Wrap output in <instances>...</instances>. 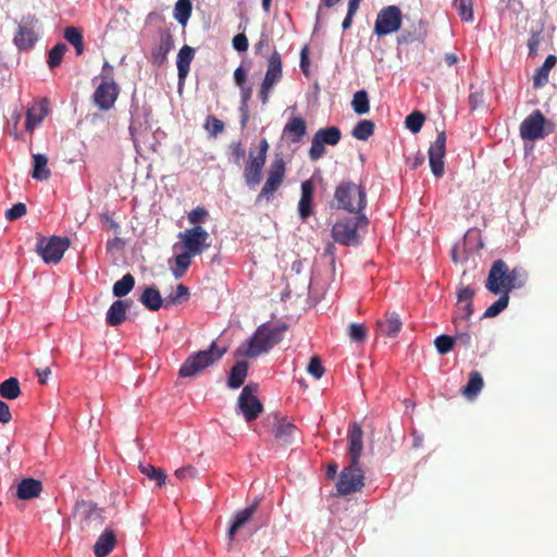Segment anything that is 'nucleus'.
Wrapping results in <instances>:
<instances>
[{
    "mask_svg": "<svg viewBox=\"0 0 557 557\" xmlns=\"http://www.w3.org/2000/svg\"><path fill=\"white\" fill-rule=\"evenodd\" d=\"M527 272L521 268L509 269L507 263L502 260H495L490 269L485 288L494 295L506 294L513 289L521 288L527 282Z\"/></svg>",
    "mask_w": 557,
    "mask_h": 557,
    "instance_id": "1",
    "label": "nucleus"
},
{
    "mask_svg": "<svg viewBox=\"0 0 557 557\" xmlns=\"http://www.w3.org/2000/svg\"><path fill=\"white\" fill-rule=\"evenodd\" d=\"M286 330L287 325L285 323L275 325L263 323L257 327L253 335L246 343L239 346L237 352L247 358H256L267 354L283 339Z\"/></svg>",
    "mask_w": 557,
    "mask_h": 557,
    "instance_id": "2",
    "label": "nucleus"
},
{
    "mask_svg": "<svg viewBox=\"0 0 557 557\" xmlns=\"http://www.w3.org/2000/svg\"><path fill=\"white\" fill-rule=\"evenodd\" d=\"M336 208L350 213H364L368 203L364 186L351 181L341 182L334 191Z\"/></svg>",
    "mask_w": 557,
    "mask_h": 557,
    "instance_id": "3",
    "label": "nucleus"
},
{
    "mask_svg": "<svg viewBox=\"0 0 557 557\" xmlns=\"http://www.w3.org/2000/svg\"><path fill=\"white\" fill-rule=\"evenodd\" d=\"M226 348H219L215 342H212L209 349L200 350L187 357L178 370L181 377H194L208 367L219 361Z\"/></svg>",
    "mask_w": 557,
    "mask_h": 557,
    "instance_id": "4",
    "label": "nucleus"
},
{
    "mask_svg": "<svg viewBox=\"0 0 557 557\" xmlns=\"http://www.w3.org/2000/svg\"><path fill=\"white\" fill-rule=\"evenodd\" d=\"M355 216L337 221L332 227V238L344 246H357L360 244L358 228L367 227L369 220L364 213H355Z\"/></svg>",
    "mask_w": 557,
    "mask_h": 557,
    "instance_id": "5",
    "label": "nucleus"
},
{
    "mask_svg": "<svg viewBox=\"0 0 557 557\" xmlns=\"http://www.w3.org/2000/svg\"><path fill=\"white\" fill-rule=\"evenodd\" d=\"M39 20L34 14L23 15L13 42L18 50H30L39 39Z\"/></svg>",
    "mask_w": 557,
    "mask_h": 557,
    "instance_id": "6",
    "label": "nucleus"
},
{
    "mask_svg": "<svg viewBox=\"0 0 557 557\" xmlns=\"http://www.w3.org/2000/svg\"><path fill=\"white\" fill-rule=\"evenodd\" d=\"M363 471L360 461L350 460L349 466L345 467L339 475L336 487L339 495H349L360 491L364 485Z\"/></svg>",
    "mask_w": 557,
    "mask_h": 557,
    "instance_id": "7",
    "label": "nucleus"
},
{
    "mask_svg": "<svg viewBox=\"0 0 557 557\" xmlns=\"http://www.w3.org/2000/svg\"><path fill=\"white\" fill-rule=\"evenodd\" d=\"M184 251L196 257L201 255L210 247L208 242L210 238L209 233L200 225L187 228L178 234Z\"/></svg>",
    "mask_w": 557,
    "mask_h": 557,
    "instance_id": "8",
    "label": "nucleus"
},
{
    "mask_svg": "<svg viewBox=\"0 0 557 557\" xmlns=\"http://www.w3.org/2000/svg\"><path fill=\"white\" fill-rule=\"evenodd\" d=\"M342 138L341 129L337 126H329L318 129L312 136L311 147L308 151L311 161H318L325 153L324 145L335 146Z\"/></svg>",
    "mask_w": 557,
    "mask_h": 557,
    "instance_id": "9",
    "label": "nucleus"
},
{
    "mask_svg": "<svg viewBox=\"0 0 557 557\" xmlns=\"http://www.w3.org/2000/svg\"><path fill=\"white\" fill-rule=\"evenodd\" d=\"M286 173V165L283 158H275L268 171L267 181L256 198V203H260L262 199L270 200L273 195L282 186Z\"/></svg>",
    "mask_w": 557,
    "mask_h": 557,
    "instance_id": "10",
    "label": "nucleus"
},
{
    "mask_svg": "<svg viewBox=\"0 0 557 557\" xmlns=\"http://www.w3.org/2000/svg\"><path fill=\"white\" fill-rule=\"evenodd\" d=\"M403 13L397 5H387L380 10L374 23V33L382 37L400 29Z\"/></svg>",
    "mask_w": 557,
    "mask_h": 557,
    "instance_id": "11",
    "label": "nucleus"
},
{
    "mask_svg": "<svg viewBox=\"0 0 557 557\" xmlns=\"http://www.w3.org/2000/svg\"><path fill=\"white\" fill-rule=\"evenodd\" d=\"M258 385L247 384L239 394L237 408L247 422L255 421L263 410V406L257 397Z\"/></svg>",
    "mask_w": 557,
    "mask_h": 557,
    "instance_id": "12",
    "label": "nucleus"
},
{
    "mask_svg": "<svg viewBox=\"0 0 557 557\" xmlns=\"http://www.w3.org/2000/svg\"><path fill=\"white\" fill-rule=\"evenodd\" d=\"M67 238L52 236L42 237L37 243V252L46 263H58L62 259L65 250L69 248Z\"/></svg>",
    "mask_w": 557,
    "mask_h": 557,
    "instance_id": "13",
    "label": "nucleus"
},
{
    "mask_svg": "<svg viewBox=\"0 0 557 557\" xmlns=\"http://www.w3.org/2000/svg\"><path fill=\"white\" fill-rule=\"evenodd\" d=\"M264 428L274 436V438L283 445L293 442L296 425L288 421L285 417L277 413L268 414L264 420Z\"/></svg>",
    "mask_w": 557,
    "mask_h": 557,
    "instance_id": "14",
    "label": "nucleus"
},
{
    "mask_svg": "<svg viewBox=\"0 0 557 557\" xmlns=\"http://www.w3.org/2000/svg\"><path fill=\"white\" fill-rule=\"evenodd\" d=\"M282 78V59L277 51H274L268 61V69L263 82L260 86L259 97L263 104L269 101L272 88Z\"/></svg>",
    "mask_w": 557,
    "mask_h": 557,
    "instance_id": "15",
    "label": "nucleus"
},
{
    "mask_svg": "<svg viewBox=\"0 0 557 557\" xmlns=\"http://www.w3.org/2000/svg\"><path fill=\"white\" fill-rule=\"evenodd\" d=\"M475 290L470 286H459L457 289V305L454 323L457 329L461 327V322H467L473 314V297Z\"/></svg>",
    "mask_w": 557,
    "mask_h": 557,
    "instance_id": "16",
    "label": "nucleus"
},
{
    "mask_svg": "<svg viewBox=\"0 0 557 557\" xmlns=\"http://www.w3.org/2000/svg\"><path fill=\"white\" fill-rule=\"evenodd\" d=\"M428 153L432 173L436 177H442L444 175V157L446 153V134L444 131L438 132Z\"/></svg>",
    "mask_w": 557,
    "mask_h": 557,
    "instance_id": "17",
    "label": "nucleus"
},
{
    "mask_svg": "<svg viewBox=\"0 0 557 557\" xmlns=\"http://www.w3.org/2000/svg\"><path fill=\"white\" fill-rule=\"evenodd\" d=\"M546 120L540 110L533 111L520 124V136L523 139L535 140L545 136L544 124Z\"/></svg>",
    "mask_w": 557,
    "mask_h": 557,
    "instance_id": "18",
    "label": "nucleus"
},
{
    "mask_svg": "<svg viewBox=\"0 0 557 557\" xmlns=\"http://www.w3.org/2000/svg\"><path fill=\"white\" fill-rule=\"evenodd\" d=\"M120 88L114 82L103 81L94 92V102L100 110L111 109L119 96Z\"/></svg>",
    "mask_w": 557,
    "mask_h": 557,
    "instance_id": "19",
    "label": "nucleus"
},
{
    "mask_svg": "<svg viewBox=\"0 0 557 557\" xmlns=\"http://www.w3.org/2000/svg\"><path fill=\"white\" fill-rule=\"evenodd\" d=\"M103 510L98 508L96 504L87 500L77 502L75 505V515L86 523L99 528L104 522Z\"/></svg>",
    "mask_w": 557,
    "mask_h": 557,
    "instance_id": "20",
    "label": "nucleus"
},
{
    "mask_svg": "<svg viewBox=\"0 0 557 557\" xmlns=\"http://www.w3.org/2000/svg\"><path fill=\"white\" fill-rule=\"evenodd\" d=\"M347 440L350 460L360 461L363 450V431L358 422L354 421L349 424Z\"/></svg>",
    "mask_w": 557,
    "mask_h": 557,
    "instance_id": "21",
    "label": "nucleus"
},
{
    "mask_svg": "<svg viewBox=\"0 0 557 557\" xmlns=\"http://www.w3.org/2000/svg\"><path fill=\"white\" fill-rule=\"evenodd\" d=\"M174 48V38L170 30H164L160 34L159 44L152 48L150 61L161 66L168 59V54Z\"/></svg>",
    "mask_w": 557,
    "mask_h": 557,
    "instance_id": "22",
    "label": "nucleus"
},
{
    "mask_svg": "<svg viewBox=\"0 0 557 557\" xmlns=\"http://www.w3.org/2000/svg\"><path fill=\"white\" fill-rule=\"evenodd\" d=\"M264 163V159L253 156L251 151L249 152V160L244 169V178L249 187H255L261 182Z\"/></svg>",
    "mask_w": 557,
    "mask_h": 557,
    "instance_id": "23",
    "label": "nucleus"
},
{
    "mask_svg": "<svg viewBox=\"0 0 557 557\" xmlns=\"http://www.w3.org/2000/svg\"><path fill=\"white\" fill-rule=\"evenodd\" d=\"M307 133L306 121L300 116H293L285 124L283 134L287 137V140L292 144H298L302 140Z\"/></svg>",
    "mask_w": 557,
    "mask_h": 557,
    "instance_id": "24",
    "label": "nucleus"
},
{
    "mask_svg": "<svg viewBox=\"0 0 557 557\" xmlns=\"http://www.w3.org/2000/svg\"><path fill=\"white\" fill-rule=\"evenodd\" d=\"M259 502V498H255L253 503L250 506L235 513L234 520L227 531V536L230 541H233L235 533L252 518V516L257 511Z\"/></svg>",
    "mask_w": 557,
    "mask_h": 557,
    "instance_id": "25",
    "label": "nucleus"
},
{
    "mask_svg": "<svg viewBox=\"0 0 557 557\" xmlns=\"http://www.w3.org/2000/svg\"><path fill=\"white\" fill-rule=\"evenodd\" d=\"M313 184L311 181H305L301 184V196L298 202V211L301 220H307L312 214L313 203Z\"/></svg>",
    "mask_w": 557,
    "mask_h": 557,
    "instance_id": "26",
    "label": "nucleus"
},
{
    "mask_svg": "<svg viewBox=\"0 0 557 557\" xmlns=\"http://www.w3.org/2000/svg\"><path fill=\"white\" fill-rule=\"evenodd\" d=\"M195 58V49L188 45H184L178 53L176 59V66H177V75L180 83H184L186 79L189 70H190V63Z\"/></svg>",
    "mask_w": 557,
    "mask_h": 557,
    "instance_id": "27",
    "label": "nucleus"
},
{
    "mask_svg": "<svg viewBox=\"0 0 557 557\" xmlns=\"http://www.w3.org/2000/svg\"><path fill=\"white\" fill-rule=\"evenodd\" d=\"M401 325L400 318L396 312H387L384 319L376 322L377 331L388 337H395L399 333Z\"/></svg>",
    "mask_w": 557,
    "mask_h": 557,
    "instance_id": "28",
    "label": "nucleus"
},
{
    "mask_svg": "<svg viewBox=\"0 0 557 557\" xmlns=\"http://www.w3.org/2000/svg\"><path fill=\"white\" fill-rule=\"evenodd\" d=\"M116 545V536L112 530L106 529L94 545L96 557H107Z\"/></svg>",
    "mask_w": 557,
    "mask_h": 557,
    "instance_id": "29",
    "label": "nucleus"
},
{
    "mask_svg": "<svg viewBox=\"0 0 557 557\" xmlns=\"http://www.w3.org/2000/svg\"><path fill=\"white\" fill-rule=\"evenodd\" d=\"M42 491V483L39 480L27 478L23 479L16 488V496L20 499L26 500L36 498Z\"/></svg>",
    "mask_w": 557,
    "mask_h": 557,
    "instance_id": "30",
    "label": "nucleus"
},
{
    "mask_svg": "<svg viewBox=\"0 0 557 557\" xmlns=\"http://www.w3.org/2000/svg\"><path fill=\"white\" fill-rule=\"evenodd\" d=\"M131 305V300H115L109 308L106 322L110 326H117L126 320V310Z\"/></svg>",
    "mask_w": 557,
    "mask_h": 557,
    "instance_id": "31",
    "label": "nucleus"
},
{
    "mask_svg": "<svg viewBox=\"0 0 557 557\" xmlns=\"http://www.w3.org/2000/svg\"><path fill=\"white\" fill-rule=\"evenodd\" d=\"M247 373L248 363L246 361H237L231 369L227 386L232 389L239 388L244 384Z\"/></svg>",
    "mask_w": 557,
    "mask_h": 557,
    "instance_id": "32",
    "label": "nucleus"
},
{
    "mask_svg": "<svg viewBox=\"0 0 557 557\" xmlns=\"http://www.w3.org/2000/svg\"><path fill=\"white\" fill-rule=\"evenodd\" d=\"M556 55L549 54L546 57L544 63L536 70V73L533 77V85L535 88H540L548 82L549 71L556 65Z\"/></svg>",
    "mask_w": 557,
    "mask_h": 557,
    "instance_id": "33",
    "label": "nucleus"
},
{
    "mask_svg": "<svg viewBox=\"0 0 557 557\" xmlns=\"http://www.w3.org/2000/svg\"><path fill=\"white\" fill-rule=\"evenodd\" d=\"M34 168L32 176L38 181H46L50 177L51 172L48 169V158L41 153L33 154Z\"/></svg>",
    "mask_w": 557,
    "mask_h": 557,
    "instance_id": "34",
    "label": "nucleus"
},
{
    "mask_svg": "<svg viewBox=\"0 0 557 557\" xmlns=\"http://www.w3.org/2000/svg\"><path fill=\"white\" fill-rule=\"evenodd\" d=\"M141 304L149 310L157 311L161 308L163 300L159 290L151 286L147 287L140 296Z\"/></svg>",
    "mask_w": 557,
    "mask_h": 557,
    "instance_id": "35",
    "label": "nucleus"
},
{
    "mask_svg": "<svg viewBox=\"0 0 557 557\" xmlns=\"http://www.w3.org/2000/svg\"><path fill=\"white\" fill-rule=\"evenodd\" d=\"M64 38L74 47L77 55H82L84 53V37L81 28L76 26L66 27L64 29Z\"/></svg>",
    "mask_w": 557,
    "mask_h": 557,
    "instance_id": "36",
    "label": "nucleus"
},
{
    "mask_svg": "<svg viewBox=\"0 0 557 557\" xmlns=\"http://www.w3.org/2000/svg\"><path fill=\"white\" fill-rule=\"evenodd\" d=\"M139 470L148 479L156 482L157 486L161 487L165 484L166 473L161 469L150 463H140Z\"/></svg>",
    "mask_w": 557,
    "mask_h": 557,
    "instance_id": "37",
    "label": "nucleus"
},
{
    "mask_svg": "<svg viewBox=\"0 0 557 557\" xmlns=\"http://www.w3.org/2000/svg\"><path fill=\"white\" fill-rule=\"evenodd\" d=\"M483 387V379L478 371H473L469 375V381L467 385L462 388V394L472 398L475 397Z\"/></svg>",
    "mask_w": 557,
    "mask_h": 557,
    "instance_id": "38",
    "label": "nucleus"
},
{
    "mask_svg": "<svg viewBox=\"0 0 557 557\" xmlns=\"http://www.w3.org/2000/svg\"><path fill=\"white\" fill-rule=\"evenodd\" d=\"M193 4L190 0H177L174 7V17L182 25L185 26L191 15Z\"/></svg>",
    "mask_w": 557,
    "mask_h": 557,
    "instance_id": "39",
    "label": "nucleus"
},
{
    "mask_svg": "<svg viewBox=\"0 0 557 557\" xmlns=\"http://www.w3.org/2000/svg\"><path fill=\"white\" fill-rule=\"evenodd\" d=\"M21 394L18 380L10 377L0 384V395L5 399H16Z\"/></svg>",
    "mask_w": 557,
    "mask_h": 557,
    "instance_id": "40",
    "label": "nucleus"
},
{
    "mask_svg": "<svg viewBox=\"0 0 557 557\" xmlns=\"http://www.w3.org/2000/svg\"><path fill=\"white\" fill-rule=\"evenodd\" d=\"M135 278L131 273H126L121 280L113 285V295L124 297L134 288Z\"/></svg>",
    "mask_w": 557,
    "mask_h": 557,
    "instance_id": "41",
    "label": "nucleus"
},
{
    "mask_svg": "<svg viewBox=\"0 0 557 557\" xmlns=\"http://www.w3.org/2000/svg\"><path fill=\"white\" fill-rule=\"evenodd\" d=\"M46 114L47 110L44 107L29 109L26 113L25 128L28 132H33L41 123Z\"/></svg>",
    "mask_w": 557,
    "mask_h": 557,
    "instance_id": "42",
    "label": "nucleus"
},
{
    "mask_svg": "<svg viewBox=\"0 0 557 557\" xmlns=\"http://www.w3.org/2000/svg\"><path fill=\"white\" fill-rule=\"evenodd\" d=\"M374 123L370 120H362L354 127L351 135L359 140H368L374 133Z\"/></svg>",
    "mask_w": 557,
    "mask_h": 557,
    "instance_id": "43",
    "label": "nucleus"
},
{
    "mask_svg": "<svg viewBox=\"0 0 557 557\" xmlns=\"http://www.w3.org/2000/svg\"><path fill=\"white\" fill-rule=\"evenodd\" d=\"M351 107H352L354 111L359 115L366 114L369 112L370 102H369V97H368V94L366 90H358L357 92H355L352 101H351Z\"/></svg>",
    "mask_w": 557,
    "mask_h": 557,
    "instance_id": "44",
    "label": "nucleus"
},
{
    "mask_svg": "<svg viewBox=\"0 0 557 557\" xmlns=\"http://www.w3.org/2000/svg\"><path fill=\"white\" fill-rule=\"evenodd\" d=\"M194 256L183 251L182 253L175 257V267L172 269V273L176 278L182 277L191 263V258Z\"/></svg>",
    "mask_w": 557,
    "mask_h": 557,
    "instance_id": "45",
    "label": "nucleus"
},
{
    "mask_svg": "<svg viewBox=\"0 0 557 557\" xmlns=\"http://www.w3.org/2000/svg\"><path fill=\"white\" fill-rule=\"evenodd\" d=\"M67 51V47L63 42L57 44L52 49L48 52V65L51 70L60 66L62 63V59L64 53Z\"/></svg>",
    "mask_w": 557,
    "mask_h": 557,
    "instance_id": "46",
    "label": "nucleus"
},
{
    "mask_svg": "<svg viewBox=\"0 0 557 557\" xmlns=\"http://www.w3.org/2000/svg\"><path fill=\"white\" fill-rule=\"evenodd\" d=\"M499 295V298L496 301H494L490 307H487L483 314V318H494L508 307L509 296L506 294Z\"/></svg>",
    "mask_w": 557,
    "mask_h": 557,
    "instance_id": "47",
    "label": "nucleus"
},
{
    "mask_svg": "<svg viewBox=\"0 0 557 557\" xmlns=\"http://www.w3.org/2000/svg\"><path fill=\"white\" fill-rule=\"evenodd\" d=\"M454 8L462 21H471L473 17L472 3L470 0H454Z\"/></svg>",
    "mask_w": 557,
    "mask_h": 557,
    "instance_id": "48",
    "label": "nucleus"
},
{
    "mask_svg": "<svg viewBox=\"0 0 557 557\" xmlns=\"http://www.w3.org/2000/svg\"><path fill=\"white\" fill-rule=\"evenodd\" d=\"M425 121V116L420 111H413L409 115H407L405 124L408 129H410L412 133H418L423 126V123Z\"/></svg>",
    "mask_w": 557,
    "mask_h": 557,
    "instance_id": "49",
    "label": "nucleus"
},
{
    "mask_svg": "<svg viewBox=\"0 0 557 557\" xmlns=\"http://www.w3.org/2000/svg\"><path fill=\"white\" fill-rule=\"evenodd\" d=\"M189 298V289L184 284H178L176 287L175 293H172L165 300V307H168L170 304L176 305L182 304Z\"/></svg>",
    "mask_w": 557,
    "mask_h": 557,
    "instance_id": "50",
    "label": "nucleus"
},
{
    "mask_svg": "<svg viewBox=\"0 0 557 557\" xmlns=\"http://www.w3.org/2000/svg\"><path fill=\"white\" fill-rule=\"evenodd\" d=\"M348 336L355 343H363L368 337L367 327L360 323H351L348 326Z\"/></svg>",
    "mask_w": 557,
    "mask_h": 557,
    "instance_id": "51",
    "label": "nucleus"
},
{
    "mask_svg": "<svg viewBox=\"0 0 557 557\" xmlns=\"http://www.w3.org/2000/svg\"><path fill=\"white\" fill-rule=\"evenodd\" d=\"M435 347L441 355L449 352L455 344V338L449 335H440L434 341Z\"/></svg>",
    "mask_w": 557,
    "mask_h": 557,
    "instance_id": "52",
    "label": "nucleus"
},
{
    "mask_svg": "<svg viewBox=\"0 0 557 557\" xmlns=\"http://www.w3.org/2000/svg\"><path fill=\"white\" fill-rule=\"evenodd\" d=\"M205 128L208 131L210 136L216 137L219 134L223 133L224 123L214 115H208Z\"/></svg>",
    "mask_w": 557,
    "mask_h": 557,
    "instance_id": "53",
    "label": "nucleus"
},
{
    "mask_svg": "<svg viewBox=\"0 0 557 557\" xmlns=\"http://www.w3.org/2000/svg\"><path fill=\"white\" fill-rule=\"evenodd\" d=\"M307 371L314 377L321 379L324 374V367L322 364L321 359L318 356H313L310 358V361L307 367Z\"/></svg>",
    "mask_w": 557,
    "mask_h": 557,
    "instance_id": "54",
    "label": "nucleus"
},
{
    "mask_svg": "<svg viewBox=\"0 0 557 557\" xmlns=\"http://www.w3.org/2000/svg\"><path fill=\"white\" fill-rule=\"evenodd\" d=\"M27 213L26 205L23 202H17L12 206V208L5 211V219L9 221H15Z\"/></svg>",
    "mask_w": 557,
    "mask_h": 557,
    "instance_id": "55",
    "label": "nucleus"
},
{
    "mask_svg": "<svg viewBox=\"0 0 557 557\" xmlns=\"http://www.w3.org/2000/svg\"><path fill=\"white\" fill-rule=\"evenodd\" d=\"M208 214V211L203 207H197L188 213L187 219L190 224L196 226L198 223L202 222Z\"/></svg>",
    "mask_w": 557,
    "mask_h": 557,
    "instance_id": "56",
    "label": "nucleus"
},
{
    "mask_svg": "<svg viewBox=\"0 0 557 557\" xmlns=\"http://www.w3.org/2000/svg\"><path fill=\"white\" fill-rule=\"evenodd\" d=\"M470 88L472 91L470 92L468 100L471 109L475 110L484 103V97L481 90H473V85H471Z\"/></svg>",
    "mask_w": 557,
    "mask_h": 557,
    "instance_id": "57",
    "label": "nucleus"
},
{
    "mask_svg": "<svg viewBox=\"0 0 557 557\" xmlns=\"http://www.w3.org/2000/svg\"><path fill=\"white\" fill-rule=\"evenodd\" d=\"M174 474L180 480L196 479L198 471L193 466H186L177 469Z\"/></svg>",
    "mask_w": 557,
    "mask_h": 557,
    "instance_id": "58",
    "label": "nucleus"
},
{
    "mask_svg": "<svg viewBox=\"0 0 557 557\" xmlns=\"http://www.w3.org/2000/svg\"><path fill=\"white\" fill-rule=\"evenodd\" d=\"M248 38L245 34H237L233 38V47L239 52H245L248 49Z\"/></svg>",
    "mask_w": 557,
    "mask_h": 557,
    "instance_id": "59",
    "label": "nucleus"
},
{
    "mask_svg": "<svg viewBox=\"0 0 557 557\" xmlns=\"http://www.w3.org/2000/svg\"><path fill=\"white\" fill-rule=\"evenodd\" d=\"M455 343H458L459 345L469 348L472 345V337L469 332L467 331H458L455 335Z\"/></svg>",
    "mask_w": 557,
    "mask_h": 557,
    "instance_id": "60",
    "label": "nucleus"
},
{
    "mask_svg": "<svg viewBox=\"0 0 557 557\" xmlns=\"http://www.w3.org/2000/svg\"><path fill=\"white\" fill-rule=\"evenodd\" d=\"M309 49L307 46H305L300 51V69L306 76L309 75Z\"/></svg>",
    "mask_w": 557,
    "mask_h": 557,
    "instance_id": "61",
    "label": "nucleus"
},
{
    "mask_svg": "<svg viewBox=\"0 0 557 557\" xmlns=\"http://www.w3.org/2000/svg\"><path fill=\"white\" fill-rule=\"evenodd\" d=\"M240 109L248 108L249 100L252 95V88L251 87H240Z\"/></svg>",
    "mask_w": 557,
    "mask_h": 557,
    "instance_id": "62",
    "label": "nucleus"
},
{
    "mask_svg": "<svg viewBox=\"0 0 557 557\" xmlns=\"http://www.w3.org/2000/svg\"><path fill=\"white\" fill-rule=\"evenodd\" d=\"M357 10H358V8L348 4L347 14L342 23V27L344 30L348 29L351 26L352 18L355 16Z\"/></svg>",
    "mask_w": 557,
    "mask_h": 557,
    "instance_id": "63",
    "label": "nucleus"
},
{
    "mask_svg": "<svg viewBox=\"0 0 557 557\" xmlns=\"http://www.w3.org/2000/svg\"><path fill=\"white\" fill-rule=\"evenodd\" d=\"M232 154L236 163H239L245 157L246 151L240 143L232 145Z\"/></svg>",
    "mask_w": 557,
    "mask_h": 557,
    "instance_id": "64",
    "label": "nucleus"
}]
</instances>
